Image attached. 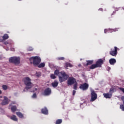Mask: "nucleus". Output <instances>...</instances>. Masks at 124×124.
Returning a JSON list of instances; mask_svg holds the SVG:
<instances>
[{"label": "nucleus", "mask_w": 124, "mask_h": 124, "mask_svg": "<svg viewBox=\"0 0 124 124\" xmlns=\"http://www.w3.org/2000/svg\"><path fill=\"white\" fill-rule=\"evenodd\" d=\"M39 68H43L45 67V63L42 62L37 65Z\"/></svg>", "instance_id": "21"}, {"label": "nucleus", "mask_w": 124, "mask_h": 124, "mask_svg": "<svg viewBox=\"0 0 124 124\" xmlns=\"http://www.w3.org/2000/svg\"><path fill=\"white\" fill-rule=\"evenodd\" d=\"M62 123V119H58L56 120L55 124H61Z\"/></svg>", "instance_id": "26"}, {"label": "nucleus", "mask_w": 124, "mask_h": 124, "mask_svg": "<svg viewBox=\"0 0 124 124\" xmlns=\"http://www.w3.org/2000/svg\"><path fill=\"white\" fill-rule=\"evenodd\" d=\"M103 63H104V60L101 59H98L96 62V65L98 67H101Z\"/></svg>", "instance_id": "9"}, {"label": "nucleus", "mask_w": 124, "mask_h": 124, "mask_svg": "<svg viewBox=\"0 0 124 124\" xmlns=\"http://www.w3.org/2000/svg\"><path fill=\"white\" fill-rule=\"evenodd\" d=\"M82 105H83V104H80V107H81V106H82Z\"/></svg>", "instance_id": "41"}, {"label": "nucleus", "mask_w": 124, "mask_h": 124, "mask_svg": "<svg viewBox=\"0 0 124 124\" xmlns=\"http://www.w3.org/2000/svg\"><path fill=\"white\" fill-rule=\"evenodd\" d=\"M16 114L19 118H20V119H23V118H24V115L20 112H16Z\"/></svg>", "instance_id": "19"}, {"label": "nucleus", "mask_w": 124, "mask_h": 124, "mask_svg": "<svg viewBox=\"0 0 124 124\" xmlns=\"http://www.w3.org/2000/svg\"><path fill=\"white\" fill-rule=\"evenodd\" d=\"M9 62L14 63L16 65L20 64V58L16 57H12L9 59Z\"/></svg>", "instance_id": "3"}, {"label": "nucleus", "mask_w": 124, "mask_h": 124, "mask_svg": "<svg viewBox=\"0 0 124 124\" xmlns=\"http://www.w3.org/2000/svg\"><path fill=\"white\" fill-rule=\"evenodd\" d=\"M2 88L3 90H4V91H6V90H7V89H8L7 86L5 85H3L2 86Z\"/></svg>", "instance_id": "27"}, {"label": "nucleus", "mask_w": 124, "mask_h": 124, "mask_svg": "<svg viewBox=\"0 0 124 124\" xmlns=\"http://www.w3.org/2000/svg\"><path fill=\"white\" fill-rule=\"evenodd\" d=\"M19 0V1H21V0Z\"/></svg>", "instance_id": "43"}, {"label": "nucleus", "mask_w": 124, "mask_h": 124, "mask_svg": "<svg viewBox=\"0 0 124 124\" xmlns=\"http://www.w3.org/2000/svg\"><path fill=\"white\" fill-rule=\"evenodd\" d=\"M97 67H98L95 63V64H92L91 66H90L89 67V68H90V69H94V68H96Z\"/></svg>", "instance_id": "22"}, {"label": "nucleus", "mask_w": 124, "mask_h": 124, "mask_svg": "<svg viewBox=\"0 0 124 124\" xmlns=\"http://www.w3.org/2000/svg\"><path fill=\"white\" fill-rule=\"evenodd\" d=\"M16 110L17 107H16V106H13L11 107V110L13 113H14V112H16Z\"/></svg>", "instance_id": "25"}, {"label": "nucleus", "mask_w": 124, "mask_h": 124, "mask_svg": "<svg viewBox=\"0 0 124 124\" xmlns=\"http://www.w3.org/2000/svg\"><path fill=\"white\" fill-rule=\"evenodd\" d=\"M8 32V33H9V32H8H8Z\"/></svg>", "instance_id": "44"}, {"label": "nucleus", "mask_w": 124, "mask_h": 124, "mask_svg": "<svg viewBox=\"0 0 124 124\" xmlns=\"http://www.w3.org/2000/svg\"><path fill=\"white\" fill-rule=\"evenodd\" d=\"M97 98V94L95 93V92L94 91H91V101L92 102L94 101L95 99Z\"/></svg>", "instance_id": "6"}, {"label": "nucleus", "mask_w": 124, "mask_h": 124, "mask_svg": "<svg viewBox=\"0 0 124 124\" xmlns=\"http://www.w3.org/2000/svg\"><path fill=\"white\" fill-rule=\"evenodd\" d=\"M51 89L47 88L44 91V94L45 95H50L51 94Z\"/></svg>", "instance_id": "11"}, {"label": "nucleus", "mask_w": 124, "mask_h": 124, "mask_svg": "<svg viewBox=\"0 0 124 124\" xmlns=\"http://www.w3.org/2000/svg\"><path fill=\"white\" fill-rule=\"evenodd\" d=\"M76 82V79L73 77H70L67 80V86H72Z\"/></svg>", "instance_id": "5"}, {"label": "nucleus", "mask_w": 124, "mask_h": 124, "mask_svg": "<svg viewBox=\"0 0 124 124\" xmlns=\"http://www.w3.org/2000/svg\"><path fill=\"white\" fill-rule=\"evenodd\" d=\"M31 79L29 77L24 78L22 79V81L24 82L25 85L26 86V89L29 90L31 89L32 84L31 83Z\"/></svg>", "instance_id": "1"}, {"label": "nucleus", "mask_w": 124, "mask_h": 124, "mask_svg": "<svg viewBox=\"0 0 124 124\" xmlns=\"http://www.w3.org/2000/svg\"><path fill=\"white\" fill-rule=\"evenodd\" d=\"M13 49L14 50V48H13Z\"/></svg>", "instance_id": "45"}, {"label": "nucleus", "mask_w": 124, "mask_h": 124, "mask_svg": "<svg viewBox=\"0 0 124 124\" xmlns=\"http://www.w3.org/2000/svg\"><path fill=\"white\" fill-rule=\"evenodd\" d=\"M30 61H32L34 66H37L41 62V59L39 56H35L30 58Z\"/></svg>", "instance_id": "2"}, {"label": "nucleus", "mask_w": 124, "mask_h": 124, "mask_svg": "<svg viewBox=\"0 0 124 124\" xmlns=\"http://www.w3.org/2000/svg\"><path fill=\"white\" fill-rule=\"evenodd\" d=\"M120 109H122V111H124V104L120 105Z\"/></svg>", "instance_id": "30"}, {"label": "nucleus", "mask_w": 124, "mask_h": 124, "mask_svg": "<svg viewBox=\"0 0 124 124\" xmlns=\"http://www.w3.org/2000/svg\"><path fill=\"white\" fill-rule=\"evenodd\" d=\"M115 91L116 88L114 87H111L109 90V93H111V94H113V93H115Z\"/></svg>", "instance_id": "24"}, {"label": "nucleus", "mask_w": 124, "mask_h": 124, "mask_svg": "<svg viewBox=\"0 0 124 124\" xmlns=\"http://www.w3.org/2000/svg\"><path fill=\"white\" fill-rule=\"evenodd\" d=\"M75 93H76V91L73 90V95H75Z\"/></svg>", "instance_id": "36"}, {"label": "nucleus", "mask_w": 124, "mask_h": 124, "mask_svg": "<svg viewBox=\"0 0 124 124\" xmlns=\"http://www.w3.org/2000/svg\"><path fill=\"white\" fill-rule=\"evenodd\" d=\"M60 73L62 77L59 76V79L60 83H62V82L66 81V80H67V78H68V77H69V76H68V75H67L64 72H61Z\"/></svg>", "instance_id": "4"}, {"label": "nucleus", "mask_w": 124, "mask_h": 124, "mask_svg": "<svg viewBox=\"0 0 124 124\" xmlns=\"http://www.w3.org/2000/svg\"><path fill=\"white\" fill-rule=\"evenodd\" d=\"M4 44H5V45H7V44H9V43H8L7 41H6L4 42Z\"/></svg>", "instance_id": "37"}, {"label": "nucleus", "mask_w": 124, "mask_h": 124, "mask_svg": "<svg viewBox=\"0 0 124 124\" xmlns=\"http://www.w3.org/2000/svg\"><path fill=\"white\" fill-rule=\"evenodd\" d=\"M51 85L53 88H57V87H58V85H59V82L57 81H55L54 82L51 83Z\"/></svg>", "instance_id": "18"}, {"label": "nucleus", "mask_w": 124, "mask_h": 124, "mask_svg": "<svg viewBox=\"0 0 124 124\" xmlns=\"http://www.w3.org/2000/svg\"><path fill=\"white\" fill-rule=\"evenodd\" d=\"M57 60H58L59 61H64V60H65V58L64 57H60L57 58Z\"/></svg>", "instance_id": "29"}, {"label": "nucleus", "mask_w": 124, "mask_h": 124, "mask_svg": "<svg viewBox=\"0 0 124 124\" xmlns=\"http://www.w3.org/2000/svg\"><path fill=\"white\" fill-rule=\"evenodd\" d=\"M103 94L105 98H111L112 95L110 93H104Z\"/></svg>", "instance_id": "14"}, {"label": "nucleus", "mask_w": 124, "mask_h": 124, "mask_svg": "<svg viewBox=\"0 0 124 124\" xmlns=\"http://www.w3.org/2000/svg\"><path fill=\"white\" fill-rule=\"evenodd\" d=\"M77 88H78L77 83H75V84L74 85L73 89H74V90H77Z\"/></svg>", "instance_id": "31"}, {"label": "nucleus", "mask_w": 124, "mask_h": 124, "mask_svg": "<svg viewBox=\"0 0 124 124\" xmlns=\"http://www.w3.org/2000/svg\"><path fill=\"white\" fill-rule=\"evenodd\" d=\"M41 112L44 115H48V109L46 107L42 108Z\"/></svg>", "instance_id": "13"}, {"label": "nucleus", "mask_w": 124, "mask_h": 124, "mask_svg": "<svg viewBox=\"0 0 124 124\" xmlns=\"http://www.w3.org/2000/svg\"><path fill=\"white\" fill-rule=\"evenodd\" d=\"M121 100L123 101V104L124 105V96L121 97Z\"/></svg>", "instance_id": "34"}, {"label": "nucleus", "mask_w": 124, "mask_h": 124, "mask_svg": "<svg viewBox=\"0 0 124 124\" xmlns=\"http://www.w3.org/2000/svg\"><path fill=\"white\" fill-rule=\"evenodd\" d=\"M55 75H59L60 74V71L59 70H56L54 72Z\"/></svg>", "instance_id": "28"}, {"label": "nucleus", "mask_w": 124, "mask_h": 124, "mask_svg": "<svg viewBox=\"0 0 124 124\" xmlns=\"http://www.w3.org/2000/svg\"><path fill=\"white\" fill-rule=\"evenodd\" d=\"M64 67H65L66 69H68V67H73V65L70 62H66L65 63Z\"/></svg>", "instance_id": "15"}, {"label": "nucleus", "mask_w": 124, "mask_h": 124, "mask_svg": "<svg viewBox=\"0 0 124 124\" xmlns=\"http://www.w3.org/2000/svg\"><path fill=\"white\" fill-rule=\"evenodd\" d=\"M1 93H2L1 90H0V94H1Z\"/></svg>", "instance_id": "39"}, {"label": "nucleus", "mask_w": 124, "mask_h": 124, "mask_svg": "<svg viewBox=\"0 0 124 124\" xmlns=\"http://www.w3.org/2000/svg\"><path fill=\"white\" fill-rule=\"evenodd\" d=\"M119 89V90H120V91H122V92H123V93H124V88L120 87Z\"/></svg>", "instance_id": "35"}, {"label": "nucleus", "mask_w": 124, "mask_h": 124, "mask_svg": "<svg viewBox=\"0 0 124 124\" xmlns=\"http://www.w3.org/2000/svg\"><path fill=\"white\" fill-rule=\"evenodd\" d=\"M50 78L51 79H56V76H55V75L52 74L50 75Z\"/></svg>", "instance_id": "32"}, {"label": "nucleus", "mask_w": 124, "mask_h": 124, "mask_svg": "<svg viewBox=\"0 0 124 124\" xmlns=\"http://www.w3.org/2000/svg\"><path fill=\"white\" fill-rule=\"evenodd\" d=\"M9 38V36L8 35V34L7 33H5L2 36V40H0V42H2L3 40H6V39H8Z\"/></svg>", "instance_id": "16"}, {"label": "nucleus", "mask_w": 124, "mask_h": 124, "mask_svg": "<svg viewBox=\"0 0 124 124\" xmlns=\"http://www.w3.org/2000/svg\"><path fill=\"white\" fill-rule=\"evenodd\" d=\"M37 89L36 88H35V91H37Z\"/></svg>", "instance_id": "42"}, {"label": "nucleus", "mask_w": 124, "mask_h": 124, "mask_svg": "<svg viewBox=\"0 0 124 124\" xmlns=\"http://www.w3.org/2000/svg\"><path fill=\"white\" fill-rule=\"evenodd\" d=\"M11 120H12L13 121H14L15 122H17L18 121V118L16 117V115H13L10 118Z\"/></svg>", "instance_id": "20"}, {"label": "nucleus", "mask_w": 124, "mask_h": 124, "mask_svg": "<svg viewBox=\"0 0 124 124\" xmlns=\"http://www.w3.org/2000/svg\"><path fill=\"white\" fill-rule=\"evenodd\" d=\"M86 62V65H91V64H93V60H88Z\"/></svg>", "instance_id": "23"}, {"label": "nucleus", "mask_w": 124, "mask_h": 124, "mask_svg": "<svg viewBox=\"0 0 124 124\" xmlns=\"http://www.w3.org/2000/svg\"><path fill=\"white\" fill-rule=\"evenodd\" d=\"M114 13H115V12H113L111 15H113Z\"/></svg>", "instance_id": "40"}, {"label": "nucleus", "mask_w": 124, "mask_h": 124, "mask_svg": "<svg viewBox=\"0 0 124 124\" xmlns=\"http://www.w3.org/2000/svg\"><path fill=\"white\" fill-rule=\"evenodd\" d=\"M79 89L82 91H87L89 89V84L84 83L82 84H80L79 86Z\"/></svg>", "instance_id": "7"}, {"label": "nucleus", "mask_w": 124, "mask_h": 124, "mask_svg": "<svg viewBox=\"0 0 124 124\" xmlns=\"http://www.w3.org/2000/svg\"><path fill=\"white\" fill-rule=\"evenodd\" d=\"M109 62L111 65H114V64H115L116 62H117V61H116V59L114 58H111L109 60Z\"/></svg>", "instance_id": "17"}, {"label": "nucleus", "mask_w": 124, "mask_h": 124, "mask_svg": "<svg viewBox=\"0 0 124 124\" xmlns=\"http://www.w3.org/2000/svg\"><path fill=\"white\" fill-rule=\"evenodd\" d=\"M118 54V47L114 46V50H111L109 51V54L113 57H116Z\"/></svg>", "instance_id": "8"}, {"label": "nucleus", "mask_w": 124, "mask_h": 124, "mask_svg": "<svg viewBox=\"0 0 124 124\" xmlns=\"http://www.w3.org/2000/svg\"><path fill=\"white\" fill-rule=\"evenodd\" d=\"M118 30H119V28H115L113 29H109V30L105 29L104 33H106V32H107L108 31H109L110 32H113V31H118Z\"/></svg>", "instance_id": "12"}, {"label": "nucleus", "mask_w": 124, "mask_h": 124, "mask_svg": "<svg viewBox=\"0 0 124 124\" xmlns=\"http://www.w3.org/2000/svg\"><path fill=\"white\" fill-rule=\"evenodd\" d=\"M32 47H29V48L28 49V51H32Z\"/></svg>", "instance_id": "38"}, {"label": "nucleus", "mask_w": 124, "mask_h": 124, "mask_svg": "<svg viewBox=\"0 0 124 124\" xmlns=\"http://www.w3.org/2000/svg\"><path fill=\"white\" fill-rule=\"evenodd\" d=\"M8 98L6 96L4 97V99L2 101L1 104V105H7L8 104Z\"/></svg>", "instance_id": "10"}, {"label": "nucleus", "mask_w": 124, "mask_h": 124, "mask_svg": "<svg viewBox=\"0 0 124 124\" xmlns=\"http://www.w3.org/2000/svg\"><path fill=\"white\" fill-rule=\"evenodd\" d=\"M32 98H36V93H34L32 96Z\"/></svg>", "instance_id": "33"}]
</instances>
